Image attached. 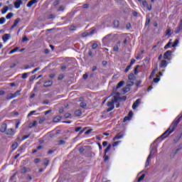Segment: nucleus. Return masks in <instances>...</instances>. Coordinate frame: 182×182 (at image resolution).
Masks as SVG:
<instances>
[{
  "label": "nucleus",
  "instance_id": "2",
  "mask_svg": "<svg viewBox=\"0 0 182 182\" xmlns=\"http://www.w3.org/2000/svg\"><path fill=\"white\" fill-rule=\"evenodd\" d=\"M156 153H157V147L153 146L151 149L150 154L146 159L145 167H149V166H150V160H151V157L154 156Z\"/></svg>",
  "mask_w": 182,
  "mask_h": 182
},
{
  "label": "nucleus",
  "instance_id": "8",
  "mask_svg": "<svg viewBox=\"0 0 182 182\" xmlns=\"http://www.w3.org/2000/svg\"><path fill=\"white\" fill-rule=\"evenodd\" d=\"M123 136H124V134H122V132L117 134L113 138L114 141L115 140H119V139H123Z\"/></svg>",
  "mask_w": 182,
  "mask_h": 182
},
{
  "label": "nucleus",
  "instance_id": "57",
  "mask_svg": "<svg viewBox=\"0 0 182 182\" xmlns=\"http://www.w3.org/2000/svg\"><path fill=\"white\" fill-rule=\"evenodd\" d=\"M93 129H88L87 132H85V134H90V133H92Z\"/></svg>",
  "mask_w": 182,
  "mask_h": 182
},
{
  "label": "nucleus",
  "instance_id": "10",
  "mask_svg": "<svg viewBox=\"0 0 182 182\" xmlns=\"http://www.w3.org/2000/svg\"><path fill=\"white\" fill-rule=\"evenodd\" d=\"M14 133L15 132L12 129H9L6 131V134H7V136H13Z\"/></svg>",
  "mask_w": 182,
  "mask_h": 182
},
{
  "label": "nucleus",
  "instance_id": "37",
  "mask_svg": "<svg viewBox=\"0 0 182 182\" xmlns=\"http://www.w3.org/2000/svg\"><path fill=\"white\" fill-rule=\"evenodd\" d=\"M129 120H132V118L129 116H127L124 118V122L126 123V122H129Z\"/></svg>",
  "mask_w": 182,
  "mask_h": 182
},
{
  "label": "nucleus",
  "instance_id": "23",
  "mask_svg": "<svg viewBox=\"0 0 182 182\" xmlns=\"http://www.w3.org/2000/svg\"><path fill=\"white\" fill-rule=\"evenodd\" d=\"M14 98H15V95L14 94H9L6 97V99H7L8 100Z\"/></svg>",
  "mask_w": 182,
  "mask_h": 182
},
{
  "label": "nucleus",
  "instance_id": "34",
  "mask_svg": "<svg viewBox=\"0 0 182 182\" xmlns=\"http://www.w3.org/2000/svg\"><path fill=\"white\" fill-rule=\"evenodd\" d=\"M6 22V19L4 17L0 18V25H4V23Z\"/></svg>",
  "mask_w": 182,
  "mask_h": 182
},
{
  "label": "nucleus",
  "instance_id": "46",
  "mask_svg": "<svg viewBox=\"0 0 182 182\" xmlns=\"http://www.w3.org/2000/svg\"><path fill=\"white\" fill-rule=\"evenodd\" d=\"M14 97H16V96H19L21 95V90L16 91L15 93H14Z\"/></svg>",
  "mask_w": 182,
  "mask_h": 182
},
{
  "label": "nucleus",
  "instance_id": "20",
  "mask_svg": "<svg viewBox=\"0 0 182 182\" xmlns=\"http://www.w3.org/2000/svg\"><path fill=\"white\" fill-rule=\"evenodd\" d=\"M128 79H129V80H136V75H134V74H133V73H130L128 75Z\"/></svg>",
  "mask_w": 182,
  "mask_h": 182
},
{
  "label": "nucleus",
  "instance_id": "48",
  "mask_svg": "<svg viewBox=\"0 0 182 182\" xmlns=\"http://www.w3.org/2000/svg\"><path fill=\"white\" fill-rule=\"evenodd\" d=\"M171 46V41H169L166 46H165V49H167L168 48H170Z\"/></svg>",
  "mask_w": 182,
  "mask_h": 182
},
{
  "label": "nucleus",
  "instance_id": "17",
  "mask_svg": "<svg viewBox=\"0 0 182 182\" xmlns=\"http://www.w3.org/2000/svg\"><path fill=\"white\" fill-rule=\"evenodd\" d=\"M120 47V41L117 43V45H115L113 48L114 52H119V48Z\"/></svg>",
  "mask_w": 182,
  "mask_h": 182
},
{
  "label": "nucleus",
  "instance_id": "43",
  "mask_svg": "<svg viewBox=\"0 0 182 182\" xmlns=\"http://www.w3.org/2000/svg\"><path fill=\"white\" fill-rule=\"evenodd\" d=\"M133 85H134V82H133L132 81H129L127 82V86H128V87H130L131 86H133Z\"/></svg>",
  "mask_w": 182,
  "mask_h": 182
},
{
  "label": "nucleus",
  "instance_id": "55",
  "mask_svg": "<svg viewBox=\"0 0 182 182\" xmlns=\"http://www.w3.org/2000/svg\"><path fill=\"white\" fill-rule=\"evenodd\" d=\"M80 107H86V104L85 102H80Z\"/></svg>",
  "mask_w": 182,
  "mask_h": 182
},
{
  "label": "nucleus",
  "instance_id": "33",
  "mask_svg": "<svg viewBox=\"0 0 182 182\" xmlns=\"http://www.w3.org/2000/svg\"><path fill=\"white\" fill-rule=\"evenodd\" d=\"M12 16H14V14L13 13H9L6 15V19H11V18H12Z\"/></svg>",
  "mask_w": 182,
  "mask_h": 182
},
{
  "label": "nucleus",
  "instance_id": "22",
  "mask_svg": "<svg viewBox=\"0 0 182 182\" xmlns=\"http://www.w3.org/2000/svg\"><path fill=\"white\" fill-rule=\"evenodd\" d=\"M21 173H25L31 171L29 168H27L26 167H23L21 170Z\"/></svg>",
  "mask_w": 182,
  "mask_h": 182
},
{
  "label": "nucleus",
  "instance_id": "41",
  "mask_svg": "<svg viewBox=\"0 0 182 182\" xmlns=\"http://www.w3.org/2000/svg\"><path fill=\"white\" fill-rule=\"evenodd\" d=\"M104 161L105 163H107V161H109V156L106 155V154L104 156Z\"/></svg>",
  "mask_w": 182,
  "mask_h": 182
},
{
  "label": "nucleus",
  "instance_id": "59",
  "mask_svg": "<svg viewBox=\"0 0 182 182\" xmlns=\"http://www.w3.org/2000/svg\"><path fill=\"white\" fill-rule=\"evenodd\" d=\"M80 130H82V127H78L75 128V132H80Z\"/></svg>",
  "mask_w": 182,
  "mask_h": 182
},
{
  "label": "nucleus",
  "instance_id": "26",
  "mask_svg": "<svg viewBox=\"0 0 182 182\" xmlns=\"http://www.w3.org/2000/svg\"><path fill=\"white\" fill-rule=\"evenodd\" d=\"M129 90H130V88L127 85L122 89V92L124 94L127 93Z\"/></svg>",
  "mask_w": 182,
  "mask_h": 182
},
{
  "label": "nucleus",
  "instance_id": "47",
  "mask_svg": "<svg viewBox=\"0 0 182 182\" xmlns=\"http://www.w3.org/2000/svg\"><path fill=\"white\" fill-rule=\"evenodd\" d=\"M119 143H121L120 141H115V142H114V143L112 144V146H113V147H116V146H119Z\"/></svg>",
  "mask_w": 182,
  "mask_h": 182
},
{
  "label": "nucleus",
  "instance_id": "52",
  "mask_svg": "<svg viewBox=\"0 0 182 182\" xmlns=\"http://www.w3.org/2000/svg\"><path fill=\"white\" fill-rule=\"evenodd\" d=\"M34 113H36V111H31L29 112V114H28V117L32 116V114H34Z\"/></svg>",
  "mask_w": 182,
  "mask_h": 182
},
{
  "label": "nucleus",
  "instance_id": "11",
  "mask_svg": "<svg viewBox=\"0 0 182 182\" xmlns=\"http://www.w3.org/2000/svg\"><path fill=\"white\" fill-rule=\"evenodd\" d=\"M34 4H38V0H31L27 4L28 8H31Z\"/></svg>",
  "mask_w": 182,
  "mask_h": 182
},
{
  "label": "nucleus",
  "instance_id": "7",
  "mask_svg": "<svg viewBox=\"0 0 182 182\" xmlns=\"http://www.w3.org/2000/svg\"><path fill=\"white\" fill-rule=\"evenodd\" d=\"M182 30V21H181L178 27L175 30V33H180V31Z\"/></svg>",
  "mask_w": 182,
  "mask_h": 182
},
{
  "label": "nucleus",
  "instance_id": "18",
  "mask_svg": "<svg viewBox=\"0 0 182 182\" xmlns=\"http://www.w3.org/2000/svg\"><path fill=\"white\" fill-rule=\"evenodd\" d=\"M60 120H62V117L58 115L55 117H54L53 122L54 123H58V122H60Z\"/></svg>",
  "mask_w": 182,
  "mask_h": 182
},
{
  "label": "nucleus",
  "instance_id": "13",
  "mask_svg": "<svg viewBox=\"0 0 182 182\" xmlns=\"http://www.w3.org/2000/svg\"><path fill=\"white\" fill-rule=\"evenodd\" d=\"M76 117H80L82 116V109H77L74 113Z\"/></svg>",
  "mask_w": 182,
  "mask_h": 182
},
{
  "label": "nucleus",
  "instance_id": "54",
  "mask_svg": "<svg viewBox=\"0 0 182 182\" xmlns=\"http://www.w3.org/2000/svg\"><path fill=\"white\" fill-rule=\"evenodd\" d=\"M70 31H76V26H71L70 28Z\"/></svg>",
  "mask_w": 182,
  "mask_h": 182
},
{
  "label": "nucleus",
  "instance_id": "53",
  "mask_svg": "<svg viewBox=\"0 0 182 182\" xmlns=\"http://www.w3.org/2000/svg\"><path fill=\"white\" fill-rule=\"evenodd\" d=\"M126 99H127V97L123 96V97H119V102H120V100H126Z\"/></svg>",
  "mask_w": 182,
  "mask_h": 182
},
{
  "label": "nucleus",
  "instance_id": "28",
  "mask_svg": "<svg viewBox=\"0 0 182 182\" xmlns=\"http://www.w3.org/2000/svg\"><path fill=\"white\" fill-rule=\"evenodd\" d=\"M110 149H112V144H109L108 146L105 150V154L108 153L110 151Z\"/></svg>",
  "mask_w": 182,
  "mask_h": 182
},
{
  "label": "nucleus",
  "instance_id": "38",
  "mask_svg": "<svg viewBox=\"0 0 182 182\" xmlns=\"http://www.w3.org/2000/svg\"><path fill=\"white\" fill-rule=\"evenodd\" d=\"M44 166H46V167H48V166H49V160H48V159H44Z\"/></svg>",
  "mask_w": 182,
  "mask_h": 182
},
{
  "label": "nucleus",
  "instance_id": "29",
  "mask_svg": "<svg viewBox=\"0 0 182 182\" xmlns=\"http://www.w3.org/2000/svg\"><path fill=\"white\" fill-rule=\"evenodd\" d=\"M110 36H111L110 34L106 36L103 38V40H102L103 42H107V41H109V40L110 39Z\"/></svg>",
  "mask_w": 182,
  "mask_h": 182
},
{
  "label": "nucleus",
  "instance_id": "60",
  "mask_svg": "<svg viewBox=\"0 0 182 182\" xmlns=\"http://www.w3.org/2000/svg\"><path fill=\"white\" fill-rule=\"evenodd\" d=\"M128 117H129L132 119V117H133V112L130 111L128 114Z\"/></svg>",
  "mask_w": 182,
  "mask_h": 182
},
{
  "label": "nucleus",
  "instance_id": "45",
  "mask_svg": "<svg viewBox=\"0 0 182 182\" xmlns=\"http://www.w3.org/2000/svg\"><path fill=\"white\" fill-rule=\"evenodd\" d=\"M154 83H159V82H160V78L159 77V75H157L156 78L154 79Z\"/></svg>",
  "mask_w": 182,
  "mask_h": 182
},
{
  "label": "nucleus",
  "instance_id": "42",
  "mask_svg": "<svg viewBox=\"0 0 182 182\" xmlns=\"http://www.w3.org/2000/svg\"><path fill=\"white\" fill-rule=\"evenodd\" d=\"M29 75V73H25L22 75V79H26V77H28V75Z\"/></svg>",
  "mask_w": 182,
  "mask_h": 182
},
{
  "label": "nucleus",
  "instance_id": "56",
  "mask_svg": "<svg viewBox=\"0 0 182 182\" xmlns=\"http://www.w3.org/2000/svg\"><path fill=\"white\" fill-rule=\"evenodd\" d=\"M63 77H65V76L63 75H60L58 76V80H63Z\"/></svg>",
  "mask_w": 182,
  "mask_h": 182
},
{
  "label": "nucleus",
  "instance_id": "51",
  "mask_svg": "<svg viewBox=\"0 0 182 182\" xmlns=\"http://www.w3.org/2000/svg\"><path fill=\"white\" fill-rule=\"evenodd\" d=\"M97 46H98L97 43H95L92 44V49H96V48H97Z\"/></svg>",
  "mask_w": 182,
  "mask_h": 182
},
{
  "label": "nucleus",
  "instance_id": "15",
  "mask_svg": "<svg viewBox=\"0 0 182 182\" xmlns=\"http://www.w3.org/2000/svg\"><path fill=\"white\" fill-rule=\"evenodd\" d=\"M171 56V51L168 50L164 54V59H168V57Z\"/></svg>",
  "mask_w": 182,
  "mask_h": 182
},
{
  "label": "nucleus",
  "instance_id": "27",
  "mask_svg": "<svg viewBox=\"0 0 182 182\" xmlns=\"http://www.w3.org/2000/svg\"><path fill=\"white\" fill-rule=\"evenodd\" d=\"M156 72H157V69L153 70V71L151 72V73L149 76V79H152V77L154 76V75H156Z\"/></svg>",
  "mask_w": 182,
  "mask_h": 182
},
{
  "label": "nucleus",
  "instance_id": "64",
  "mask_svg": "<svg viewBox=\"0 0 182 182\" xmlns=\"http://www.w3.org/2000/svg\"><path fill=\"white\" fill-rule=\"evenodd\" d=\"M142 5H143V6H147V1H142Z\"/></svg>",
  "mask_w": 182,
  "mask_h": 182
},
{
  "label": "nucleus",
  "instance_id": "9",
  "mask_svg": "<svg viewBox=\"0 0 182 182\" xmlns=\"http://www.w3.org/2000/svg\"><path fill=\"white\" fill-rule=\"evenodd\" d=\"M6 127H8V125H6V123L3 124L0 128V132L1 133H5V132H6Z\"/></svg>",
  "mask_w": 182,
  "mask_h": 182
},
{
  "label": "nucleus",
  "instance_id": "12",
  "mask_svg": "<svg viewBox=\"0 0 182 182\" xmlns=\"http://www.w3.org/2000/svg\"><path fill=\"white\" fill-rule=\"evenodd\" d=\"M21 22V18H16L14 21V25L11 26V29H14V28H16V26H18V23Z\"/></svg>",
  "mask_w": 182,
  "mask_h": 182
},
{
  "label": "nucleus",
  "instance_id": "44",
  "mask_svg": "<svg viewBox=\"0 0 182 182\" xmlns=\"http://www.w3.org/2000/svg\"><path fill=\"white\" fill-rule=\"evenodd\" d=\"M130 69H132V65H129L125 69V70H124L125 73H127V72H129V70H130Z\"/></svg>",
  "mask_w": 182,
  "mask_h": 182
},
{
  "label": "nucleus",
  "instance_id": "14",
  "mask_svg": "<svg viewBox=\"0 0 182 182\" xmlns=\"http://www.w3.org/2000/svg\"><path fill=\"white\" fill-rule=\"evenodd\" d=\"M11 38V34H4L2 37L3 41L6 42Z\"/></svg>",
  "mask_w": 182,
  "mask_h": 182
},
{
  "label": "nucleus",
  "instance_id": "16",
  "mask_svg": "<svg viewBox=\"0 0 182 182\" xmlns=\"http://www.w3.org/2000/svg\"><path fill=\"white\" fill-rule=\"evenodd\" d=\"M38 126V122L34 121L33 123L28 124V129H32V127H36Z\"/></svg>",
  "mask_w": 182,
  "mask_h": 182
},
{
  "label": "nucleus",
  "instance_id": "35",
  "mask_svg": "<svg viewBox=\"0 0 182 182\" xmlns=\"http://www.w3.org/2000/svg\"><path fill=\"white\" fill-rule=\"evenodd\" d=\"M144 177H146V175L142 174L141 176L138 179V182L143 181V180H144Z\"/></svg>",
  "mask_w": 182,
  "mask_h": 182
},
{
  "label": "nucleus",
  "instance_id": "4",
  "mask_svg": "<svg viewBox=\"0 0 182 182\" xmlns=\"http://www.w3.org/2000/svg\"><path fill=\"white\" fill-rule=\"evenodd\" d=\"M140 102H141V100L138 99L136 100L135 102H134V104L132 105V109L134 110H136L137 109V107H139V105H140Z\"/></svg>",
  "mask_w": 182,
  "mask_h": 182
},
{
  "label": "nucleus",
  "instance_id": "24",
  "mask_svg": "<svg viewBox=\"0 0 182 182\" xmlns=\"http://www.w3.org/2000/svg\"><path fill=\"white\" fill-rule=\"evenodd\" d=\"M123 85H124V81H120L117 85V89H120Z\"/></svg>",
  "mask_w": 182,
  "mask_h": 182
},
{
  "label": "nucleus",
  "instance_id": "63",
  "mask_svg": "<svg viewBox=\"0 0 182 182\" xmlns=\"http://www.w3.org/2000/svg\"><path fill=\"white\" fill-rule=\"evenodd\" d=\"M58 144H60V146H62V144H65V141L63 140L59 141Z\"/></svg>",
  "mask_w": 182,
  "mask_h": 182
},
{
  "label": "nucleus",
  "instance_id": "61",
  "mask_svg": "<svg viewBox=\"0 0 182 182\" xmlns=\"http://www.w3.org/2000/svg\"><path fill=\"white\" fill-rule=\"evenodd\" d=\"M134 63H136V60L134 59L131 60L130 65L132 66V65H134Z\"/></svg>",
  "mask_w": 182,
  "mask_h": 182
},
{
  "label": "nucleus",
  "instance_id": "36",
  "mask_svg": "<svg viewBox=\"0 0 182 182\" xmlns=\"http://www.w3.org/2000/svg\"><path fill=\"white\" fill-rule=\"evenodd\" d=\"M179 43L178 40H176L175 42L173 43V44L172 45V48H176V46H177Z\"/></svg>",
  "mask_w": 182,
  "mask_h": 182
},
{
  "label": "nucleus",
  "instance_id": "19",
  "mask_svg": "<svg viewBox=\"0 0 182 182\" xmlns=\"http://www.w3.org/2000/svg\"><path fill=\"white\" fill-rule=\"evenodd\" d=\"M178 151V149L173 150L172 151V152L170 154V157L171 159H174V157H176V154H177V152Z\"/></svg>",
  "mask_w": 182,
  "mask_h": 182
},
{
  "label": "nucleus",
  "instance_id": "5",
  "mask_svg": "<svg viewBox=\"0 0 182 182\" xmlns=\"http://www.w3.org/2000/svg\"><path fill=\"white\" fill-rule=\"evenodd\" d=\"M21 5H22V0H16L14 2V6L16 9H19L21 8Z\"/></svg>",
  "mask_w": 182,
  "mask_h": 182
},
{
  "label": "nucleus",
  "instance_id": "1",
  "mask_svg": "<svg viewBox=\"0 0 182 182\" xmlns=\"http://www.w3.org/2000/svg\"><path fill=\"white\" fill-rule=\"evenodd\" d=\"M115 95L112 100L107 102L108 108L107 109V112H112L114 109V103H118L120 99V92H115Z\"/></svg>",
  "mask_w": 182,
  "mask_h": 182
},
{
  "label": "nucleus",
  "instance_id": "50",
  "mask_svg": "<svg viewBox=\"0 0 182 182\" xmlns=\"http://www.w3.org/2000/svg\"><path fill=\"white\" fill-rule=\"evenodd\" d=\"M29 41V39L28 38V37H26V36H24L23 39H22V42H26Z\"/></svg>",
  "mask_w": 182,
  "mask_h": 182
},
{
  "label": "nucleus",
  "instance_id": "58",
  "mask_svg": "<svg viewBox=\"0 0 182 182\" xmlns=\"http://www.w3.org/2000/svg\"><path fill=\"white\" fill-rule=\"evenodd\" d=\"M65 119H69L70 117V113H67L65 114Z\"/></svg>",
  "mask_w": 182,
  "mask_h": 182
},
{
  "label": "nucleus",
  "instance_id": "25",
  "mask_svg": "<svg viewBox=\"0 0 182 182\" xmlns=\"http://www.w3.org/2000/svg\"><path fill=\"white\" fill-rule=\"evenodd\" d=\"M9 7L8 6H5L3 9L1 10V14H6L8 12Z\"/></svg>",
  "mask_w": 182,
  "mask_h": 182
},
{
  "label": "nucleus",
  "instance_id": "6",
  "mask_svg": "<svg viewBox=\"0 0 182 182\" xmlns=\"http://www.w3.org/2000/svg\"><path fill=\"white\" fill-rule=\"evenodd\" d=\"M53 85V82L52 80H48L44 82V87H50Z\"/></svg>",
  "mask_w": 182,
  "mask_h": 182
},
{
  "label": "nucleus",
  "instance_id": "31",
  "mask_svg": "<svg viewBox=\"0 0 182 182\" xmlns=\"http://www.w3.org/2000/svg\"><path fill=\"white\" fill-rule=\"evenodd\" d=\"M45 120H46V118H45V117L40 118V119L38 121L39 124H42L43 123V122H45Z\"/></svg>",
  "mask_w": 182,
  "mask_h": 182
},
{
  "label": "nucleus",
  "instance_id": "62",
  "mask_svg": "<svg viewBox=\"0 0 182 182\" xmlns=\"http://www.w3.org/2000/svg\"><path fill=\"white\" fill-rule=\"evenodd\" d=\"M35 77H36L35 75H32V76L30 77V82H32V81L35 80Z\"/></svg>",
  "mask_w": 182,
  "mask_h": 182
},
{
  "label": "nucleus",
  "instance_id": "40",
  "mask_svg": "<svg viewBox=\"0 0 182 182\" xmlns=\"http://www.w3.org/2000/svg\"><path fill=\"white\" fill-rule=\"evenodd\" d=\"M119 21H114V28H119Z\"/></svg>",
  "mask_w": 182,
  "mask_h": 182
},
{
  "label": "nucleus",
  "instance_id": "39",
  "mask_svg": "<svg viewBox=\"0 0 182 182\" xmlns=\"http://www.w3.org/2000/svg\"><path fill=\"white\" fill-rule=\"evenodd\" d=\"M166 35H168V36H171V29L168 28L166 30Z\"/></svg>",
  "mask_w": 182,
  "mask_h": 182
},
{
  "label": "nucleus",
  "instance_id": "32",
  "mask_svg": "<svg viewBox=\"0 0 182 182\" xmlns=\"http://www.w3.org/2000/svg\"><path fill=\"white\" fill-rule=\"evenodd\" d=\"M140 67V65H136L134 70V75H137V73H139V68Z\"/></svg>",
  "mask_w": 182,
  "mask_h": 182
},
{
  "label": "nucleus",
  "instance_id": "21",
  "mask_svg": "<svg viewBox=\"0 0 182 182\" xmlns=\"http://www.w3.org/2000/svg\"><path fill=\"white\" fill-rule=\"evenodd\" d=\"M167 66V61L166 60H163L161 62L160 68H166Z\"/></svg>",
  "mask_w": 182,
  "mask_h": 182
},
{
  "label": "nucleus",
  "instance_id": "49",
  "mask_svg": "<svg viewBox=\"0 0 182 182\" xmlns=\"http://www.w3.org/2000/svg\"><path fill=\"white\" fill-rule=\"evenodd\" d=\"M38 70H41V68L38 67L36 68H35L32 72V75H33V73H35V72H38Z\"/></svg>",
  "mask_w": 182,
  "mask_h": 182
},
{
  "label": "nucleus",
  "instance_id": "30",
  "mask_svg": "<svg viewBox=\"0 0 182 182\" xmlns=\"http://www.w3.org/2000/svg\"><path fill=\"white\" fill-rule=\"evenodd\" d=\"M11 147L13 150H16V149H18V144L16 142H14L12 144Z\"/></svg>",
  "mask_w": 182,
  "mask_h": 182
},
{
  "label": "nucleus",
  "instance_id": "3",
  "mask_svg": "<svg viewBox=\"0 0 182 182\" xmlns=\"http://www.w3.org/2000/svg\"><path fill=\"white\" fill-rule=\"evenodd\" d=\"M95 32H96V29L94 28L89 33H87V32L82 33V38H86V36H90V35H93V33H95Z\"/></svg>",
  "mask_w": 182,
  "mask_h": 182
}]
</instances>
